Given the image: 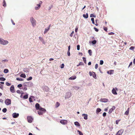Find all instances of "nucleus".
<instances>
[{
	"label": "nucleus",
	"instance_id": "obj_63",
	"mask_svg": "<svg viewBox=\"0 0 135 135\" xmlns=\"http://www.w3.org/2000/svg\"><path fill=\"white\" fill-rule=\"evenodd\" d=\"M114 34V33L113 32H110L109 33V35H113Z\"/></svg>",
	"mask_w": 135,
	"mask_h": 135
},
{
	"label": "nucleus",
	"instance_id": "obj_36",
	"mask_svg": "<svg viewBox=\"0 0 135 135\" xmlns=\"http://www.w3.org/2000/svg\"><path fill=\"white\" fill-rule=\"evenodd\" d=\"M90 17H94L95 18L96 16L95 15H94V14H91L90 15Z\"/></svg>",
	"mask_w": 135,
	"mask_h": 135
},
{
	"label": "nucleus",
	"instance_id": "obj_18",
	"mask_svg": "<svg viewBox=\"0 0 135 135\" xmlns=\"http://www.w3.org/2000/svg\"><path fill=\"white\" fill-rule=\"evenodd\" d=\"M113 71L114 70H111L107 71V73L111 75L113 74Z\"/></svg>",
	"mask_w": 135,
	"mask_h": 135
},
{
	"label": "nucleus",
	"instance_id": "obj_19",
	"mask_svg": "<svg viewBox=\"0 0 135 135\" xmlns=\"http://www.w3.org/2000/svg\"><path fill=\"white\" fill-rule=\"evenodd\" d=\"M93 78H94L95 79H97V77L96 76V75L95 72H92V76Z\"/></svg>",
	"mask_w": 135,
	"mask_h": 135
},
{
	"label": "nucleus",
	"instance_id": "obj_55",
	"mask_svg": "<svg viewBox=\"0 0 135 135\" xmlns=\"http://www.w3.org/2000/svg\"><path fill=\"white\" fill-rule=\"evenodd\" d=\"M41 42H42V44H44V45L45 44L46 42H45V41H44V39L42 41H41Z\"/></svg>",
	"mask_w": 135,
	"mask_h": 135
},
{
	"label": "nucleus",
	"instance_id": "obj_43",
	"mask_svg": "<svg viewBox=\"0 0 135 135\" xmlns=\"http://www.w3.org/2000/svg\"><path fill=\"white\" fill-rule=\"evenodd\" d=\"M78 132L79 133V135H83V134L79 130H78Z\"/></svg>",
	"mask_w": 135,
	"mask_h": 135
},
{
	"label": "nucleus",
	"instance_id": "obj_29",
	"mask_svg": "<svg viewBox=\"0 0 135 135\" xmlns=\"http://www.w3.org/2000/svg\"><path fill=\"white\" fill-rule=\"evenodd\" d=\"M3 6L4 7H6V4L5 0H4L3 2Z\"/></svg>",
	"mask_w": 135,
	"mask_h": 135
},
{
	"label": "nucleus",
	"instance_id": "obj_41",
	"mask_svg": "<svg viewBox=\"0 0 135 135\" xmlns=\"http://www.w3.org/2000/svg\"><path fill=\"white\" fill-rule=\"evenodd\" d=\"M91 20L92 22V23L93 24H95V22L94 21V18H91Z\"/></svg>",
	"mask_w": 135,
	"mask_h": 135
},
{
	"label": "nucleus",
	"instance_id": "obj_59",
	"mask_svg": "<svg viewBox=\"0 0 135 135\" xmlns=\"http://www.w3.org/2000/svg\"><path fill=\"white\" fill-rule=\"evenodd\" d=\"M98 68V64H97L95 65V68L97 69Z\"/></svg>",
	"mask_w": 135,
	"mask_h": 135
},
{
	"label": "nucleus",
	"instance_id": "obj_34",
	"mask_svg": "<svg viewBox=\"0 0 135 135\" xmlns=\"http://www.w3.org/2000/svg\"><path fill=\"white\" fill-rule=\"evenodd\" d=\"M97 42V41L96 40H94L91 42V43L93 45H94Z\"/></svg>",
	"mask_w": 135,
	"mask_h": 135
},
{
	"label": "nucleus",
	"instance_id": "obj_31",
	"mask_svg": "<svg viewBox=\"0 0 135 135\" xmlns=\"http://www.w3.org/2000/svg\"><path fill=\"white\" fill-rule=\"evenodd\" d=\"M8 70L7 69H4V72L5 73H7L8 72Z\"/></svg>",
	"mask_w": 135,
	"mask_h": 135
},
{
	"label": "nucleus",
	"instance_id": "obj_10",
	"mask_svg": "<svg viewBox=\"0 0 135 135\" xmlns=\"http://www.w3.org/2000/svg\"><path fill=\"white\" fill-rule=\"evenodd\" d=\"M124 131L122 129L119 131L117 133L116 135H121L123 133Z\"/></svg>",
	"mask_w": 135,
	"mask_h": 135
},
{
	"label": "nucleus",
	"instance_id": "obj_58",
	"mask_svg": "<svg viewBox=\"0 0 135 135\" xmlns=\"http://www.w3.org/2000/svg\"><path fill=\"white\" fill-rule=\"evenodd\" d=\"M134 48L133 46H131L129 48V49L132 50H133Z\"/></svg>",
	"mask_w": 135,
	"mask_h": 135
},
{
	"label": "nucleus",
	"instance_id": "obj_54",
	"mask_svg": "<svg viewBox=\"0 0 135 135\" xmlns=\"http://www.w3.org/2000/svg\"><path fill=\"white\" fill-rule=\"evenodd\" d=\"M64 64H62L61 66L60 67L61 68V69L63 68H64Z\"/></svg>",
	"mask_w": 135,
	"mask_h": 135
},
{
	"label": "nucleus",
	"instance_id": "obj_2",
	"mask_svg": "<svg viewBox=\"0 0 135 135\" xmlns=\"http://www.w3.org/2000/svg\"><path fill=\"white\" fill-rule=\"evenodd\" d=\"M39 110L38 111V113L39 115H42L43 113H45L46 111V110L43 108H40V109H38Z\"/></svg>",
	"mask_w": 135,
	"mask_h": 135
},
{
	"label": "nucleus",
	"instance_id": "obj_39",
	"mask_svg": "<svg viewBox=\"0 0 135 135\" xmlns=\"http://www.w3.org/2000/svg\"><path fill=\"white\" fill-rule=\"evenodd\" d=\"M16 80H17L20 81H22L23 80V79L20 78H16Z\"/></svg>",
	"mask_w": 135,
	"mask_h": 135
},
{
	"label": "nucleus",
	"instance_id": "obj_17",
	"mask_svg": "<svg viewBox=\"0 0 135 135\" xmlns=\"http://www.w3.org/2000/svg\"><path fill=\"white\" fill-rule=\"evenodd\" d=\"M41 5L40 4H37V6L35 7V9L36 10L40 8Z\"/></svg>",
	"mask_w": 135,
	"mask_h": 135
},
{
	"label": "nucleus",
	"instance_id": "obj_37",
	"mask_svg": "<svg viewBox=\"0 0 135 135\" xmlns=\"http://www.w3.org/2000/svg\"><path fill=\"white\" fill-rule=\"evenodd\" d=\"M22 89L23 90H27V88L26 87H25L23 86Z\"/></svg>",
	"mask_w": 135,
	"mask_h": 135
},
{
	"label": "nucleus",
	"instance_id": "obj_52",
	"mask_svg": "<svg viewBox=\"0 0 135 135\" xmlns=\"http://www.w3.org/2000/svg\"><path fill=\"white\" fill-rule=\"evenodd\" d=\"M94 29L95 30L96 32H98V30L96 28L94 27Z\"/></svg>",
	"mask_w": 135,
	"mask_h": 135
},
{
	"label": "nucleus",
	"instance_id": "obj_15",
	"mask_svg": "<svg viewBox=\"0 0 135 135\" xmlns=\"http://www.w3.org/2000/svg\"><path fill=\"white\" fill-rule=\"evenodd\" d=\"M82 116L84 117V119L85 120H87L88 119V115L86 114H83Z\"/></svg>",
	"mask_w": 135,
	"mask_h": 135
},
{
	"label": "nucleus",
	"instance_id": "obj_45",
	"mask_svg": "<svg viewBox=\"0 0 135 135\" xmlns=\"http://www.w3.org/2000/svg\"><path fill=\"white\" fill-rule=\"evenodd\" d=\"M104 63L103 61V60H100V64L102 65Z\"/></svg>",
	"mask_w": 135,
	"mask_h": 135
},
{
	"label": "nucleus",
	"instance_id": "obj_25",
	"mask_svg": "<svg viewBox=\"0 0 135 135\" xmlns=\"http://www.w3.org/2000/svg\"><path fill=\"white\" fill-rule=\"evenodd\" d=\"M73 87L76 90H78L79 89V87L76 86H74Z\"/></svg>",
	"mask_w": 135,
	"mask_h": 135
},
{
	"label": "nucleus",
	"instance_id": "obj_5",
	"mask_svg": "<svg viewBox=\"0 0 135 135\" xmlns=\"http://www.w3.org/2000/svg\"><path fill=\"white\" fill-rule=\"evenodd\" d=\"M5 103L7 105L11 104V99H6L5 101Z\"/></svg>",
	"mask_w": 135,
	"mask_h": 135
},
{
	"label": "nucleus",
	"instance_id": "obj_13",
	"mask_svg": "<svg viewBox=\"0 0 135 135\" xmlns=\"http://www.w3.org/2000/svg\"><path fill=\"white\" fill-rule=\"evenodd\" d=\"M27 86L28 87H32L33 85V83L31 82H27Z\"/></svg>",
	"mask_w": 135,
	"mask_h": 135
},
{
	"label": "nucleus",
	"instance_id": "obj_62",
	"mask_svg": "<svg viewBox=\"0 0 135 135\" xmlns=\"http://www.w3.org/2000/svg\"><path fill=\"white\" fill-rule=\"evenodd\" d=\"M78 30V28L77 27H76L75 30V32H77Z\"/></svg>",
	"mask_w": 135,
	"mask_h": 135
},
{
	"label": "nucleus",
	"instance_id": "obj_14",
	"mask_svg": "<svg viewBox=\"0 0 135 135\" xmlns=\"http://www.w3.org/2000/svg\"><path fill=\"white\" fill-rule=\"evenodd\" d=\"M108 100V99L105 98L101 99L100 100V102L104 103L107 102Z\"/></svg>",
	"mask_w": 135,
	"mask_h": 135
},
{
	"label": "nucleus",
	"instance_id": "obj_40",
	"mask_svg": "<svg viewBox=\"0 0 135 135\" xmlns=\"http://www.w3.org/2000/svg\"><path fill=\"white\" fill-rule=\"evenodd\" d=\"M27 82L24 83L23 85V86L25 87L27 86Z\"/></svg>",
	"mask_w": 135,
	"mask_h": 135
},
{
	"label": "nucleus",
	"instance_id": "obj_53",
	"mask_svg": "<svg viewBox=\"0 0 135 135\" xmlns=\"http://www.w3.org/2000/svg\"><path fill=\"white\" fill-rule=\"evenodd\" d=\"M6 84L8 86H10L11 85L10 83H9L8 82H7L6 83Z\"/></svg>",
	"mask_w": 135,
	"mask_h": 135
},
{
	"label": "nucleus",
	"instance_id": "obj_21",
	"mask_svg": "<svg viewBox=\"0 0 135 135\" xmlns=\"http://www.w3.org/2000/svg\"><path fill=\"white\" fill-rule=\"evenodd\" d=\"M129 108H128L127 109L126 111L124 113V114L125 115H127L129 114Z\"/></svg>",
	"mask_w": 135,
	"mask_h": 135
},
{
	"label": "nucleus",
	"instance_id": "obj_20",
	"mask_svg": "<svg viewBox=\"0 0 135 135\" xmlns=\"http://www.w3.org/2000/svg\"><path fill=\"white\" fill-rule=\"evenodd\" d=\"M76 76H72L71 77H70L69 78V80H74L75 79H76Z\"/></svg>",
	"mask_w": 135,
	"mask_h": 135
},
{
	"label": "nucleus",
	"instance_id": "obj_1",
	"mask_svg": "<svg viewBox=\"0 0 135 135\" xmlns=\"http://www.w3.org/2000/svg\"><path fill=\"white\" fill-rule=\"evenodd\" d=\"M8 42L6 40H5L3 39L0 38V44L4 45H6L8 44Z\"/></svg>",
	"mask_w": 135,
	"mask_h": 135
},
{
	"label": "nucleus",
	"instance_id": "obj_24",
	"mask_svg": "<svg viewBox=\"0 0 135 135\" xmlns=\"http://www.w3.org/2000/svg\"><path fill=\"white\" fill-rule=\"evenodd\" d=\"M83 16L85 18H87L88 17V14L87 13H86V15L83 14Z\"/></svg>",
	"mask_w": 135,
	"mask_h": 135
},
{
	"label": "nucleus",
	"instance_id": "obj_32",
	"mask_svg": "<svg viewBox=\"0 0 135 135\" xmlns=\"http://www.w3.org/2000/svg\"><path fill=\"white\" fill-rule=\"evenodd\" d=\"M6 80V79L3 77H1L0 78V80L1 81H4Z\"/></svg>",
	"mask_w": 135,
	"mask_h": 135
},
{
	"label": "nucleus",
	"instance_id": "obj_8",
	"mask_svg": "<svg viewBox=\"0 0 135 135\" xmlns=\"http://www.w3.org/2000/svg\"><path fill=\"white\" fill-rule=\"evenodd\" d=\"M12 115L13 118H16L18 117L19 114L18 113H14L12 114Z\"/></svg>",
	"mask_w": 135,
	"mask_h": 135
},
{
	"label": "nucleus",
	"instance_id": "obj_51",
	"mask_svg": "<svg viewBox=\"0 0 135 135\" xmlns=\"http://www.w3.org/2000/svg\"><path fill=\"white\" fill-rule=\"evenodd\" d=\"M80 46L79 45H77V50H80Z\"/></svg>",
	"mask_w": 135,
	"mask_h": 135
},
{
	"label": "nucleus",
	"instance_id": "obj_49",
	"mask_svg": "<svg viewBox=\"0 0 135 135\" xmlns=\"http://www.w3.org/2000/svg\"><path fill=\"white\" fill-rule=\"evenodd\" d=\"M74 33V31H73L70 34V37H72L73 36V34Z\"/></svg>",
	"mask_w": 135,
	"mask_h": 135
},
{
	"label": "nucleus",
	"instance_id": "obj_38",
	"mask_svg": "<svg viewBox=\"0 0 135 135\" xmlns=\"http://www.w3.org/2000/svg\"><path fill=\"white\" fill-rule=\"evenodd\" d=\"M7 109L6 108H4L3 109H2V112H4V113H6V111H7Z\"/></svg>",
	"mask_w": 135,
	"mask_h": 135
},
{
	"label": "nucleus",
	"instance_id": "obj_60",
	"mask_svg": "<svg viewBox=\"0 0 135 135\" xmlns=\"http://www.w3.org/2000/svg\"><path fill=\"white\" fill-rule=\"evenodd\" d=\"M106 113L105 112H104L103 114V115L104 117H105L106 116Z\"/></svg>",
	"mask_w": 135,
	"mask_h": 135
},
{
	"label": "nucleus",
	"instance_id": "obj_12",
	"mask_svg": "<svg viewBox=\"0 0 135 135\" xmlns=\"http://www.w3.org/2000/svg\"><path fill=\"white\" fill-rule=\"evenodd\" d=\"M35 107L36 109L37 110H38L40 109V108H42L40 106V105L38 103H37L36 104Z\"/></svg>",
	"mask_w": 135,
	"mask_h": 135
},
{
	"label": "nucleus",
	"instance_id": "obj_48",
	"mask_svg": "<svg viewBox=\"0 0 135 135\" xmlns=\"http://www.w3.org/2000/svg\"><path fill=\"white\" fill-rule=\"evenodd\" d=\"M3 87L2 85L0 84V88L3 90Z\"/></svg>",
	"mask_w": 135,
	"mask_h": 135
},
{
	"label": "nucleus",
	"instance_id": "obj_50",
	"mask_svg": "<svg viewBox=\"0 0 135 135\" xmlns=\"http://www.w3.org/2000/svg\"><path fill=\"white\" fill-rule=\"evenodd\" d=\"M8 61V60H3L2 61V62L4 63L6 62H7Z\"/></svg>",
	"mask_w": 135,
	"mask_h": 135
},
{
	"label": "nucleus",
	"instance_id": "obj_47",
	"mask_svg": "<svg viewBox=\"0 0 135 135\" xmlns=\"http://www.w3.org/2000/svg\"><path fill=\"white\" fill-rule=\"evenodd\" d=\"M83 61H84V62L85 63V64H86V59L85 57H83Z\"/></svg>",
	"mask_w": 135,
	"mask_h": 135
},
{
	"label": "nucleus",
	"instance_id": "obj_61",
	"mask_svg": "<svg viewBox=\"0 0 135 135\" xmlns=\"http://www.w3.org/2000/svg\"><path fill=\"white\" fill-rule=\"evenodd\" d=\"M89 75L90 76H92V72H91V71H90L89 72Z\"/></svg>",
	"mask_w": 135,
	"mask_h": 135
},
{
	"label": "nucleus",
	"instance_id": "obj_64",
	"mask_svg": "<svg viewBox=\"0 0 135 135\" xmlns=\"http://www.w3.org/2000/svg\"><path fill=\"white\" fill-rule=\"evenodd\" d=\"M67 54L68 56H70V51H68L67 52Z\"/></svg>",
	"mask_w": 135,
	"mask_h": 135
},
{
	"label": "nucleus",
	"instance_id": "obj_35",
	"mask_svg": "<svg viewBox=\"0 0 135 135\" xmlns=\"http://www.w3.org/2000/svg\"><path fill=\"white\" fill-rule=\"evenodd\" d=\"M88 53H89L90 56L92 55V51L91 50H89L88 51Z\"/></svg>",
	"mask_w": 135,
	"mask_h": 135
},
{
	"label": "nucleus",
	"instance_id": "obj_42",
	"mask_svg": "<svg viewBox=\"0 0 135 135\" xmlns=\"http://www.w3.org/2000/svg\"><path fill=\"white\" fill-rule=\"evenodd\" d=\"M32 79V77L31 76H30L27 79V80L28 81Z\"/></svg>",
	"mask_w": 135,
	"mask_h": 135
},
{
	"label": "nucleus",
	"instance_id": "obj_16",
	"mask_svg": "<svg viewBox=\"0 0 135 135\" xmlns=\"http://www.w3.org/2000/svg\"><path fill=\"white\" fill-rule=\"evenodd\" d=\"M112 93L114 95H117V93L115 89L113 88L112 90Z\"/></svg>",
	"mask_w": 135,
	"mask_h": 135
},
{
	"label": "nucleus",
	"instance_id": "obj_44",
	"mask_svg": "<svg viewBox=\"0 0 135 135\" xmlns=\"http://www.w3.org/2000/svg\"><path fill=\"white\" fill-rule=\"evenodd\" d=\"M22 91L19 90H18L16 92L17 93L20 94L21 93V92Z\"/></svg>",
	"mask_w": 135,
	"mask_h": 135
},
{
	"label": "nucleus",
	"instance_id": "obj_4",
	"mask_svg": "<svg viewBox=\"0 0 135 135\" xmlns=\"http://www.w3.org/2000/svg\"><path fill=\"white\" fill-rule=\"evenodd\" d=\"M71 96V92H67L65 95V99H68L70 98Z\"/></svg>",
	"mask_w": 135,
	"mask_h": 135
},
{
	"label": "nucleus",
	"instance_id": "obj_7",
	"mask_svg": "<svg viewBox=\"0 0 135 135\" xmlns=\"http://www.w3.org/2000/svg\"><path fill=\"white\" fill-rule=\"evenodd\" d=\"M27 119L29 123H31L32 122L33 118L31 116H28L27 117Z\"/></svg>",
	"mask_w": 135,
	"mask_h": 135
},
{
	"label": "nucleus",
	"instance_id": "obj_23",
	"mask_svg": "<svg viewBox=\"0 0 135 135\" xmlns=\"http://www.w3.org/2000/svg\"><path fill=\"white\" fill-rule=\"evenodd\" d=\"M20 76L21 77H22L24 78H25L26 77V75L24 74H21L20 75Z\"/></svg>",
	"mask_w": 135,
	"mask_h": 135
},
{
	"label": "nucleus",
	"instance_id": "obj_11",
	"mask_svg": "<svg viewBox=\"0 0 135 135\" xmlns=\"http://www.w3.org/2000/svg\"><path fill=\"white\" fill-rule=\"evenodd\" d=\"M10 91L12 93H14L15 91L14 89V86L13 85H12L10 88Z\"/></svg>",
	"mask_w": 135,
	"mask_h": 135
},
{
	"label": "nucleus",
	"instance_id": "obj_26",
	"mask_svg": "<svg viewBox=\"0 0 135 135\" xmlns=\"http://www.w3.org/2000/svg\"><path fill=\"white\" fill-rule=\"evenodd\" d=\"M101 111V109L100 108H97L96 111V112L97 113H99Z\"/></svg>",
	"mask_w": 135,
	"mask_h": 135
},
{
	"label": "nucleus",
	"instance_id": "obj_27",
	"mask_svg": "<svg viewBox=\"0 0 135 135\" xmlns=\"http://www.w3.org/2000/svg\"><path fill=\"white\" fill-rule=\"evenodd\" d=\"M75 125L77 126H80V124L79 123L77 122H74Z\"/></svg>",
	"mask_w": 135,
	"mask_h": 135
},
{
	"label": "nucleus",
	"instance_id": "obj_9",
	"mask_svg": "<svg viewBox=\"0 0 135 135\" xmlns=\"http://www.w3.org/2000/svg\"><path fill=\"white\" fill-rule=\"evenodd\" d=\"M115 107L114 106H113L112 107L109 109L108 113L109 114H110L115 109Z\"/></svg>",
	"mask_w": 135,
	"mask_h": 135
},
{
	"label": "nucleus",
	"instance_id": "obj_33",
	"mask_svg": "<svg viewBox=\"0 0 135 135\" xmlns=\"http://www.w3.org/2000/svg\"><path fill=\"white\" fill-rule=\"evenodd\" d=\"M60 105V104L58 102H57L56 104V107H58Z\"/></svg>",
	"mask_w": 135,
	"mask_h": 135
},
{
	"label": "nucleus",
	"instance_id": "obj_56",
	"mask_svg": "<svg viewBox=\"0 0 135 135\" xmlns=\"http://www.w3.org/2000/svg\"><path fill=\"white\" fill-rule=\"evenodd\" d=\"M22 85L21 84H19L17 85V87L18 88H20L22 87Z\"/></svg>",
	"mask_w": 135,
	"mask_h": 135
},
{
	"label": "nucleus",
	"instance_id": "obj_46",
	"mask_svg": "<svg viewBox=\"0 0 135 135\" xmlns=\"http://www.w3.org/2000/svg\"><path fill=\"white\" fill-rule=\"evenodd\" d=\"M84 65V64L83 62H80L79 64V65H77V66H78L79 65Z\"/></svg>",
	"mask_w": 135,
	"mask_h": 135
},
{
	"label": "nucleus",
	"instance_id": "obj_3",
	"mask_svg": "<svg viewBox=\"0 0 135 135\" xmlns=\"http://www.w3.org/2000/svg\"><path fill=\"white\" fill-rule=\"evenodd\" d=\"M30 21L33 26H35L36 25V21L35 20L33 17H31Z\"/></svg>",
	"mask_w": 135,
	"mask_h": 135
},
{
	"label": "nucleus",
	"instance_id": "obj_28",
	"mask_svg": "<svg viewBox=\"0 0 135 135\" xmlns=\"http://www.w3.org/2000/svg\"><path fill=\"white\" fill-rule=\"evenodd\" d=\"M34 98V97L33 96H31V97H30L29 99V101L30 102H33V101L32 100V98Z\"/></svg>",
	"mask_w": 135,
	"mask_h": 135
},
{
	"label": "nucleus",
	"instance_id": "obj_6",
	"mask_svg": "<svg viewBox=\"0 0 135 135\" xmlns=\"http://www.w3.org/2000/svg\"><path fill=\"white\" fill-rule=\"evenodd\" d=\"M60 122L63 125H65L67 124L68 121L66 120H60Z\"/></svg>",
	"mask_w": 135,
	"mask_h": 135
},
{
	"label": "nucleus",
	"instance_id": "obj_30",
	"mask_svg": "<svg viewBox=\"0 0 135 135\" xmlns=\"http://www.w3.org/2000/svg\"><path fill=\"white\" fill-rule=\"evenodd\" d=\"M28 94H27L26 95L24 96L23 98L24 99H27L28 98Z\"/></svg>",
	"mask_w": 135,
	"mask_h": 135
},
{
	"label": "nucleus",
	"instance_id": "obj_22",
	"mask_svg": "<svg viewBox=\"0 0 135 135\" xmlns=\"http://www.w3.org/2000/svg\"><path fill=\"white\" fill-rule=\"evenodd\" d=\"M49 27H46V28L45 29V31H44V34H45L47 32L49 31Z\"/></svg>",
	"mask_w": 135,
	"mask_h": 135
},
{
	"label": "nucleus",
	"instance_id": "obj_57",
	"mask_svg": "<svg viewBox=\"0 0 135 135\" xmlns=\"http://www.w3.org/2000/svg\"><path fill=\"white\" fill-rule=\"evenodd\" d=\"M39 39L41 41L43 40V38L41 37H39Z\"/></svg>",
	"mask_w": 135,
	"mask_h": 135
}]
</instances>
